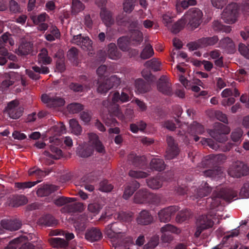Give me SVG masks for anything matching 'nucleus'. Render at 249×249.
I'll return each instance as SVG.
<instances>
[{"label":"nucleus","mask_w":249,"mask_h":249,"mask_svg":"<svg viewBox=\"0 0 249 249\" xmlns=\"http://www.w3.org/2000/svg\"><path fill=\"white\" fill-rule=\"evenodd\" d=\"M159 243V236L158 235H154L151 237L149 242L144 245V249H149L155 248Z\"/></svg>","instance_id":"603ef678"},{"label":"nucleus","mask_w":249,"mask_h":249,"mask_svg":"<svg viewBox=\"0 0 249 249\" xmlns=\"http://www.w3.org/2000/svg\"><path fill=\"white\" fill-rule=\"evenodd\" d=\"M85 85L75 82H71L69 85V89L75 92H82L84 91Z\"/></svg>","instance_id":"13d9d810"},{"label":"nucleus","mask_w":249,"mask_h":249,"mask_svg":"<svg viewBox=\"0 0 249 249\" xmlns=\"http://www.w3.org/2000/svg\"><path fill=\"white\" fill-rule=\"evenodd\" d=\"M40 182V180H37L36 181L33 182L28 181L24 182H16L15 183V186L18 189L29 188L35 185L36 184Z\"/></svg>","instance_id":"052dcab7"},{"label":"nucleus","mask_w":249,"mask_h":249,"mask_svg":"<svg viewBox=\"0 0 249 249\" xmlns=\"http://www.w3.org/2000/svg\"><path fill=\"white\" fill-rule=\"evenodd\" d=\"M190 215V212L188 210L179 212L177 216L176 221L178 222L181 223L188 219Z\"/></svg>","instance_id":"864d4df0"},{"label":"nucleus","mask_w":249,"mask_h":249,"mask_svg":"<svg viewBox=\"0 0 249 249\" xmlns=\"http://www.w3.org/2000/svg\"><path fill=\"white\" fill-rule=\"evenodd\" d=\"M136 0H124L123 2L124 11L127 13H130L134 9Z\"/></svg>","instance_id":"de8ad7c7"},{"label":"nucleus","mask_w":249,"mask_h":249,"mask_svg":"<svg viewBox=\"0 0 249 249\" xmlns=\"http://www.w3.org/2000/svg\"><path fill=\"white\" fill-rule=\"evenodd\" d=\"M179 152V150L178 147L167 148L165 155V159L169 160H172L177 157Z\"/></svg>","instance_id":"37998d69"},{"label":"nucleus","mask_w":249,"mask_h":249,"mask_svg":"<svg viewBox=\"0 0 249 249\" xmlns=\"http://www.w3.org/2000/svg\"><path fill=\"white\" fill-rule=\"evenodd\" d=\"M130 40L128 36H123L119 37L117 40V45L120 50L124 52L128 51Z\"/></svg>","instance_id":"a878e982"},{"label":"nucleus","mask_w":249,"mask_h":249,"mask_svg":"<svg viewBox=\"0 0 249 249\" xmlns=\"http://www.w3.org/2000/svg\"><path fill=\"white\" fill-rule=\"evenodd\" d=\"M219 40L217 36H213L212 37H202L199 39V42L203 47L209 46H213L216 44Z\"/></svg>","instance_id":"7c9ffc66"},{"label":"nucleus","mask_w":249,"mask_h":249,"mask_svg":"<svg viewBox=\"0 0 249 249\" xmlns=\"http://www.w3.org/2000/svg\"><path fill=\"white\" fill-rule=\"evenodd\" d=\"M150 168L158 171H161L165 169V164L162 159L154 158L150 162Z\"/></svg>","instance_id":"bb28decb"},{"label":"nucleus","mask_w":249,"mask_h":249,"mask_svg":"<svg viewBox=\"0 0 249 249\" xmlns=\"http://www.w3.org/2000/svg\"><path fill=\"white\" fill-rule=\"evenodd\" d=\"M38 61L39 63L43 64H50L52 59L48 55V51L46 49L43 48L41 50V52L38 54Z\"/></svg>","instance_id":"c9c22d12"},{"label":"nucleus","mask_w":249,"mask_h":249,"mask_svg":"<svg viewBox=\"0 0 249 249\" xmlns=\"http://www.w3.org/2000/svg\"><path fill=\"white\" fill-rule=\"evenodd\" d=\"M100 15L102 21L107 26L114 24V20L112 13L106 8H101Z\"/></svg>","instance_id":"6ab92c4d"},{"label":"nucleus","mask_w":249,"mask_h":249,"mask_svg":"<svg viewBox=\"0 0 249 249\" xmlns=\"http://www.w3.org/2000/svg\"><path fill=\"white\" fill-rule=\"evenodd\" d=\"M230 128L220 123H215L213 128L207 130L209 134L213 138L219 142H224L227 140L226 135L230 132Z\"/></svg>","instance_id":"f257e3e1"},{"label":"nucleus","mask_w":249,"mask_h":249,"mask_svg":"<svg viewBox=\"0 0 249 249\" xmlns=\"http://www.w3.org/2000/svg\"><path fill=\"white\" fill-rule=\"evenodd\" d=\"M122 224L119 223H112L106 227L105 234L110 238H117L119 234L124 233L122 231Z\"/></svg>","instance_id":"f8f14e48"},{"label":"nucleus","mask_w":249,"mask_h":249,"mask_svg":"<svg viewBox=\"0 0 249 249\" xmlns=\"http://www.w3.org/2000/svg\"><path fill=\"white\" fill-rule=\"evenodd\" d=\"M85 5L80 0H71V13L76 15L83 11Z\"/></svg>","instance_id":"e433bc0d"},{"label":"nucleus","mask_w":249,"mask_h":249,"mask_svg":"<svg viewBox=\"0 0 249 249\" xmlns=\"http://www.w3.org/2000/svg\"><path fill=\"white\" fill-rule=\"evenodd\" d=\"M107 55L109 58L117 60L121 57L122 54L117 48L115 44L111 43L108 45Z\"/></svg>","instance_id":"b1692460"},{"label":"nucleus","mask_w":249,"mask_h":249,"mask_svg":"<svg viewBox=\"0 0 249 249\" xmlns=\"http://www.w3.org/2000/svg\"><path fill=\"white\" fill-rule=\"evenodd\" d=\"M208 158L209 159H206V160H213L218 163L224 162L227 159L226 156L224 154H212L209 155Z\"/></svg>","instance_id":"680f3d73"},{"label":"nucleus","mask_w":249,"mask_h":249,"mask_svg":"<svg viewBox=\"0 0 249 249\" xmlns=\"http://www.w3.org/2000/svg\"><path fill=\"white\" fill-rule=\"evenodd\" d=\"M75 201V199L74 198L60 196L54 199L53 202L56 206L60 207L68 203L73 202Z\"/></svg>","instance_id":"a18cd8bd"},{"label":"nucleus","mask_w":249,"mask_h":249,"mask_svg":"<svg viewBox=\"0 0 249 249\" xmlns=\"http://www.w3.org/2000/svg\"><path fill=\"white\" fill-rule=\"evenodd\" d=\"M41 101L49 107H56L63 106L65 103L64 99L62 98L55 96L51 97L46 94L41 96Z\"/></svg>","instance_id":"9b49d317"},{"label":"nucleus","mask_w":249,"mask_h":249,"mask_svg":"<svg viewBox=\"0 0 249 249\" xmlns=\"http://www.w3.org/2000/svg\"><path fill=\"white\" fill-rule=\"evenodd\" d=\"M202 17V11L196 8L189 9L183 16L186 22H188L187 25L189 26L191 30H194L200 25Z\"/></svg>","instance_id":"f03ea898"},{"label":"nucleus","mask_w":249,"mask_h":249,"mask_svg":"<svg viewBox=\"0 0 249 249\" xmlns=\"http://www.w3.org/2000/svg\"><path fill=\"white\" fill-rule=\"evenodd\" d=\"M128 175L130 177L136 178H145L149 175L148 173L145 172L134 170L129 171Z\"/></svg>","instance_id":"4d7b16f0"},{"label":"nucleus","mask_w":249,"mask_h":249,"mask_svg":"<svg viewBox=\"0 0 249 249\" xmlns=\"http://www.w3.org/2000/svg\"><path fill=\"white\" fill-rule=\"evenodd\" d=\"M161 63L156 58H153L145 62L144 66L147 68L152 69L155 71L160 70V66Z\"/></svg>","instance_id":"4c0bfd02"},{"label":"nucleus","mask_w":249,"mask_h":249,"mask_svg":"<svg viewBox=\"0 0 249 249\" xmlns=\"http://www.w3.org/2000/svg\"><path fill=\"white\" fill-rule=\"evenodd\" d=\"M89 145L97 152L103 155L106 154V149L99 138L96 134L89 133Z\"/></svg>","instance_id":"1a4fd4ad"},{"label":"nucleus","mask_w":249,"mask_h":249,"mask_svg":"<svg viewBox=\"0 0 249 249\" xmlns=\"http://www.w3.org/2000/svg\"><path fill=\"white\" fill-rule=\"evenodd\" d=\"M238 51L241 55L249 59V45L246 46L243 43H240L238 46Z\"/></svg>","instance_id":"338daca9"},{"label":"nucleus","mask_w":249,"mask_h":249,"mask_svg":"<svg viewBox=\"0 0 249 249\" xmlns=\"http://www.w3.org/2000/svg\"><path fill=\"white\" fill-rule=\"evenodd\" d=\"M32 51L31 45L29 42L21 44L18 48V53L25 55L29 54Z\"/></svg>","instance_id":"09e8293b"},{"label":"nucleus","mask_w":249,"mask_h":249,"mask_svg":"<svg viewBox=\"0 0 249 249\" xmlns=\"http://www.w3.org/2000/svg\"><path fill=\"white\" fill-rule=\"evenodd\" d=\"M160 231L162 233L167 231H170L172 233L179 234L181 232V231L179 229L170 224H166L164 226L161 227L160 228Z\"/></svg>","instance_id":"49530a36"},{"label":"nucleus","mask_w":249,"mask_h":249,"mask_svg":"<svg viewBox=\"0 0 249 249\" xmlns=\"http://www.w3.org/2000/svg\"><path fill=\"white\" fill-rule=\"evenodd\" d=\"M217 194L220 198H222L228 201H230L236 196V193L235 192L228 189H223L217 193Z\"/></svg>","instance_id":"c85d7f7f"},{"label":"nucleus","mask_w":249,"mask_h":249,"mask_svg":"<svg viewBox=\"0 0 249 249\" xmlns=\"http://www.w3.org/2000/svg\"><path fill=\"white\" fill-rule=\"evenodd\" d=\"M85 209V206L82 202H76L73 204L66 205L63 209L68 213H81Z\"/></svg>","instance_id":"4be33fe9"},{"label":"nucleus","mask_w":249,"mask_h":249,"mask_svg":"<svg viewBox=\"0 0 249 249\" xmlns=\"http://www.w3.org/2000/svg\"><path fill=\"white\" fill-rule=\"evenodd\" d=\"M219 44L221 47L225 49L228 53H233L235 51V44L232 40L229 37H226L221 39Z\"/></svg>","instance_id":"a211bd4d"},{"label":"nucleus","mask_w":249,"mask_h":249,"mask_svg":"<svg viewBox=\"0 0 249 249\" xmlns=\"http://www.w3.org/2000/svg\"><path fill=\"white\" fill-rule=\"evenodd\" d=\"M148 191L146 189H142L138 191L133 196V202L136 204L147 203Z\"/></svg>","instance_id":"f3484780"},{"label":"nucleus","mask_w":249,"mask_h":249,"mask_svg":"<svg viewBox=\"0 0 249 249\" xmlns=\"http://www.w3.org/2000/svg\"><path fill=\"white\" fill-rule=\"evenodd\" d=\"M158 90L167 96H171L173 94L172 84L166 75H162L157 82Z\"/></svg>","instance_id":"0eeeda50"},{"label":"nucleus","mask_w":249,"mask_h":249,"mask_svg":"<svg viewBox=\"0 0 249 249\" xmlns=\"http://www.w3.org/2000/svg\"><path fill=\"white\" fill-rule=\"evenodd\" d=\"M51 172V170H48L45 171H42L40 169H36L35 170H33L32 169H30L28 171V174L29 176H33L36 175L38 178H42V177H45L47 175H48L49 173Z\"/></svg>","instance_id":"6e6d98bb"},{"label":"nucleus","mask_w":249,"mask_h":249,"mask_svg":"<svg viewBox=\"0 0 249 249\" xmlns=\"http://www.w3.org/2000/svg\"><path fill=\"white\" fill-rule=\"evenodd\" d=\"M103 237L100 230L97 228H92L88 229L85 233L86 239L90 242H96Z\"/></svg>","instance_id":"2eb2a0df"},{"label":"nucleus","mask_w":249,"mask_h":249,"mask_svg":"<svg viewBox=\"0 0 249 249\" xmlns=\"http://www.w3.org/2000/svg\"><path fill=\"white\" fill-rule=\"evenodd\" d=\"M129 38L130 41L133 42V44L138 45L143 40L142 34L138 30H133L131 32Z\"/></svg>","instance_id":"2f4dec72"},{"label":"nucleus","mask_w":249,"mask_h":249,"mask_svg":"<svg viewBox=\"0 0 249 249\" xmlns=\"http://www.w3.org/2000/svg\"><path fill=\"white\" fill-rule=\"evenodd\" d=\"M208 200L210 201V208L212 209H215L221 204L220 197L217 193L216 194L213 193V197L211 198H208Z\"/></svg>","instance_id":"8fccbe9b"},{"label":"nucleus","mask_w":249,"mask_h":249,"mask_svg":"<svg viewBox=\"0 0 249 249\" xmlns=\"http://www.w3.org/2000/svg\"><path fill=\"white\" fill-rule=\"evenodd\" d=\"M223 173L221 167H215L213 169L205 170L203 172L204 176L207 177L213 178Z\"/></svg>","instance_id":"ea45409f"},{"label":"nucleus","mask_w":249,"mask_h":249,"mask_svg":"<svg viewBox=\"0 0 249 249\" xmlns=\"http://www.w3.org/2000/svg\"><path fill=\"white\" fill-rule=\"evenodd\" d=\"M106 84L108 85V87L110 89L113 87H117L121 83V79L116 75H111L106 80Z\"/></svg>","instance_id":"a19ab883"},{"label":"nucleus","mask_w":249,"mask_h":249,"mask_svg":"<svg viewBox=\"0 0 249 249\" xmlns=\"http://www.w3.org/2000/svg\"><path fill=\"white\" fill-rule=\"evenodd\" d=\"M229 175L233 178H240L249 175V167L240 160L233 162L228 170Z\"/></svg>","instance_id":"7ed1b4c3"},{"label":"nucleus","mask_w":249,"mask_h":249,"mask_svg":"<svg viewBox=\"0 0 249 249\" xmlns=\"http://www.w3.org/2000/svg\"><path fill=\"white\" fill-rule=\"evenodd\" d=\"M154 54V51L151 45H146L140 54V57L142 59H147L151 57Z\"/></svg>","instance_id":"79ce46f5"},{"label":"nucleus","mask_w":249,"mask_h":249,"mask_svg":"<svg viewBox=\"0 0 249 249\" xmlns=\"http://www.w3.org/2000/svg\"><path fill=\"white\" fill-rule=\"evenodd\" d=\"M68 109L72 113H77L83 110L84 106L79 103H72L68 106Z\"/></svg>","instance_id":"bf43d9fd"},{"label":"nucleus","mask_w":249,"mask_h":249,"mask_svg":"<svg viewBox=\"0 0 249 249\" xmlns=\"http://www.w3.org/2000/svg\"><path fill=\"white\" fill-rule=\"evenodd\" d=\"M178 211V208L175 206H171L162 209L158 212L159 219L161 222H168Z\"/></svg>","instance_id":"9d476101"},{"label":"nucleus","mask_w":249,"mask_h":249,"mask_svg":"<svg viewBox=\"0 0 249 249\" xmlns=\"http://www.w3.org/2000/svg\"><path fill=\"white\" fill-rule=\"evenodd\" d=\"M56 58V68L59 72H62L66 70L65 64V57L64 54L61 51H58L55 54Z\"/></svg>","instance_id":"393cba45"},{"label":"nucleus","mask_w":249,"mask_h":249,"mask_svg":"<svg viewBox=\"0 0 249 249\" xmlns=\"http://www.w3.org/2000/svg\"><path fill=\"white\" fill-rule=\"evenodd\" d=\"M153 218L149 212L145 210L142 211L136 218L137 222L142 225H149L153 222Z\"/></svg>","instance_id":"dca6fc26"},{"label":"nucleus","mask_w":249,"mask_h":249,"mask_svg":"<svg viewBox=\"0 0 249 249\" xmlns=\"http://www.w3.org/2000/svg\"><path fill=\"white\" fill-rule=\"evenodd\" d=\"M238 7L236 3L228 4L223 11L221 18L227 24L234 23L237 19Z\"/></svg>","instance_id":"39448f33"},{"label":"nucleus","mask_w":249,"mask_h":249,"mask_svg":"<svg viewBox=\"0 0 249 249\" xmlns=\"http://www.w3.org/2000/svg\"><path fill=\"white\" fill-rule=\"evenodd\" d=\"M48 241L53 248H65L69 245L68 241L60 238H51L48 240Z\"/></svg>","instance_id":"c756f323"},{"label":"nucleus","mask_w":249,"mask_h":249,"mask_svg":"<svg viewBox=\"0 0 249 249\" xmlns=\"http://www.w3.org/2000/svg\"><path fill=\"white\" fill-rule=\"evenodd\" d=\"M196 231L194 236L198 238L201 233L204 231L212 228L214 225V221L211 216L202 215L198 217L196 221Z\"/></svg>","instance_id":"20e7f679"},{"label":"nucleus","mask_w":249,"mask_h":249,"mask_svg":"<svg viewBox=\"0 0 249 249\" xmlns=\"http://www.w3.org/2000/svg\"><path fill=\"white\" fill-rule=\"evenodd\" d=\"M186 24V22L182 17L180 19L173 24L170 29V31L173 34H178L184 28Z\"/></svg>","instance_id":"72a5a7b5"},{"label":"nucleus","mask_w":249,"mask_h":249,"mask_svg":"<svg viewBox=\"0 0 249 249\" xmlns=\"http://www.w3.org/2000/svg\"><path fill=\"white\" fill-rule=\"evenodd\" d=\"M69 124L72 133L77 136L81 134L82 128L78 121L75 119H71L69 121Z\"/></svg>","instance_id":"473e14b6"},{"label":"nucleus","mask_w":249,"mask_h":249,"mask_svg":"<svg viewBox=\"0 0 249 249\" xmlns=\"http://www.w3.org/2000/svg\"><path fill=\"white\" fill-rule=\"evenodd\" d=\"M79 50L74 47H71L67 52V57L70 60L74 61L77 59Z\"/></svg>","instance_id":"69168bd1"},{"label":"nucleus","mask_w":249,"mask_h":249,"mask_svg":"<svg viewBox=\"0 0 249 249\" xmlns=\"http://www.w3.org/2000/svg\"><path fill=\"white\" fill-rule=\"evenodd\" d=\"M6 79L3 80L0 84V89L3 91L7 89L10 86L13 85L16 81L19 80L20 75L18 73L10 72L7 74Z\"/></svg>","instance_id":"ddd939ff"},{"label":"nucleus","mask_w":249,"mask_h":249,"mask_svg":"<svg viewBox=\"0 0 249 249\" xmlns=\"http://www.w3.org/2000/svg\"><path fill=\"white\" fill-rule=\"evenodd\" d=\"M19 101L15 100L10 102L5 108V111L7 112L9 116L13 119H17L22 115L23 108L18 107Z\"/></svg>","instance_id":"6e6552de"},{"label":"nucleus","mask_w":249,"mask_h":249,"mask_svg":"<svg viewBox=\"0 0 249 249\" xmlns=\"http://www.w3.org/2000/svg\"><path fill=\"white\" fill-rule=\"evenodd\" d=\"M239 195L242 198L249 197V181L244 184L241 189Z\"/></svg>","instance_id":"774afa93"},{"label":"nucleus","mask_w":249,"mask_h":249,"mask_svg":"<svg viewBox=\"0 0 249 249\" xmlns=\"http://www.w3.org/2000/svg\"><path fill=\"white\" fill-rule=\"evenodd\" d=\"M71 43L79 46L84 51H90L92 49V41L88 36L82 34L73 35L70 41Z\"/></svg>","instance_id":"423d86ee"},{"label":"nucleus","mask_w":249,"mask_h":249,"mask_svg":"<svg viewBox=\"0 0 249 249\" xmlns=\"http://www.w3.org/2000/svg\"><path fill=\"white\" fill-rule=\"evenodd\" d=\"M212 191V188L205 182L203 186L200 187L197 190V196L199 197H203L208 196Z\"/></svg>","instance_id":"c03bdc74"},{"label":"nucleus","mask_w":249,"mask_h":249,"mask_svg":"<svg viewBox=\"0 0 249 249\" xmlns=\"http://www.w3.org/2000/svg\"><path fill=\"white\" fill-rule=\"evenodd\" d=\"M28 199L23 195H15L9 197L7 203L9 206L13 207H18L27 203Z\"/></svg>","instance_id":"4468645a"},{"label":"nucleus","mask_w":249,"mask_h":249,"mask_svg":"<svg viewBox=\"0 0 249 249\" xmlns=\"http://www.w3.org/2000/svg\"><path fill=\"white\" fill-rule=\"evenodd\" d=\"M88 219V216L86 214L80 215L74 222V227L76 230L79 231H85L87 227L86 223Z\"/></svg>","instance_id":"5701e85b"},{"label":"nucleus","mask_w":249,"mask_h":249,"mask_svg":"<svg viewBox=\"0 0 249 249\" xmlns=\"http://www.w3.org/2000/svg\"><path fill=\"white\" fill-rule=\"evenodd\" d=\"M161 201V196L153 193H150L148 192L147 203L153 204H159Z\"/></svg>","instance_id":"5fc2aeb1"},{"label":"nucleus","mask_w":249,"mask_h":249,"mask_svg":"<svg viewBox=\"0 0 249 249\" xmlns=\"http://www.w3.org/2000/svg\"><path fill=\"white\" fill-rule=\"evenodd\" d=\"M128 159L131 161L132 164L136 167L140 166L142 164V157L137 156L133 154L129 155Z\"/></svg>","instance_id":"e2e57ef3"},{"label":"nucleus","mask_w":249,"mask_h":249,"mask_svg":"<svg viewBox=\"0 0 249 249\" xmlns=\"http://www.w3.org/2000/svg\"><path fill=\"white\" fill-rule=\"evenodd\" d=\"M135 87L141 93H145L150 91L151 89L150 84L145 82L142 79H139L135 81Z\"/></svg>","instance_id":"cd10ccee"},{"label":"nucleus","mask_w":249,"mask_h":249,"mask_svg":"<svg viewBox=\"0 0 249 249\" xmlns=\"http://www.w3.org/2000/svg\"><path fill=\"white\" fill-rule=\"evenodd\" d=\"M146 182L147 186L152 189H159L162 186L161 181L156 178L147 179Z\"/></svg>","instance_id":"58836bf2"},{"label":"nucleus","mask_w":249,"mask_h":249,"mask_svg":"<svg viewBox=\"0 0 249 249\" xmlns=\"http://www.w3.org/2000/svg\"><path fill=\"white\" fill-rule=\"evenodd\" d=\"M37 223L40 225L54 226L57 224L58 222L57 220L52 215L46 214L40 217Z\"/></svg>","instance_id":"412c9836"},{"label":"nucleus","mask_w":249,"mask_h":249,"mask_svg":"<svg viewBox=\"0 0 249 249\" xmlns=\"http://www.w3.org/2000/svg\"><path fill=\"white\" fill-rule=\"evenodd\" d=\"M58 187L53 185H44L38 188L36 191V194L38 196L44 197L48 196L53 192L56 191Z\"/></svg>","instance_id":"aec40b11"},{"label":"nucleus","mask_w":249,"mask_h":249,"mask_svg":"<svg viewBox=\"0 0 249 249\" xmlns=\"http://www.w3.org/2000/svg\"><path fill=\"white\" fill-rule=\"evenodd\" d=\"M212 28L216 32H224L229 33L231 29L229 26H225L221 24L218 20H214L213 22Z\"/></svg>","instance_id":"f704fd0d"},{"label":"nucleus","mask_w":249,"mask_h":249,"mask_svg":"<svg viewBox=\"0 0 249 249\" xmlns=\"http://www.w3.org/2000/svg\"><path fill=\"white\" fill-rule=\"evenodd\" d=\"M0 40L3 45L7 43H9L11 46L14 45V41L11 37V35L8 32H6L3 34L0 37Z\"/></svg>","instance_id":"0e129e2a"},{"label":"nucleus","mask_w":249,"mask_h":249,"mask_svg":"<svg viewBox=\"0 0 249 249\" xmlns=\"http://www.w3.org/2000/svg\"><path fill=\"white\" fill-rule=\"evenodd\" d=\"M10 11L13 14L20 13L22 10L20 5L15 0H10L9 2Z\"/></svg>","instance_id":"3c124183"}]
</instances>
